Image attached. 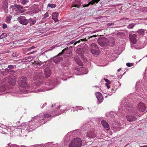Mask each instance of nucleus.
I'll return each instance as SVG.
<instances>
[{"mask_svg": "<svg viewBox=\"0 0 147 147\" xmlns=\"http://www.w3.org/2000/svg\"><path fill=\"white\" fill-rule=\"evenodd\" d=\"M140 147H147V145H144L143 146H140Z\"/></svg>", "mask_w": 147, "mask_h": 147, "instance_id": "45", "label": "nucleus"}, {"mask_svg": "<svg viewBox=\"0 0 147 147\" xmlns=\"http://www.w3.org/2000/svg\"><path fill=\"white\" fill-rule=\"evenodd\" d=\"M32 24H34L36 22V21L34 20H32Z\"/></svg>", "mask_w": 147, "mask_h": 147, "instance_id": "44", "label": "nucleus"}, {"mask_svg": "<svg viewBox=\"0 0 147 147\" xmlns=\"http://www.w3.org/2000/svg\"><path fill=\"white\" fill-rule=\"evenodd\" d=\"M44 116L45 118H48L51 117V115L48 114H44Z\"/></svg>", "mask_w": 147, "mask_h": 147, "instance_id": "28", "label": "nucleus"}, {"mask_svg": "<svg viewBox=\"0 0 147 147\" xmlns=\"http://www.w3.org/2000/svg\"><path fill=\"white\" fill-rule=\"evenodd\" d=\"M35 48V47L34 46H32L30 48L28 49V50H30L33 49H34Z\"/></svg>", "mask_w": 147, "mask_h": 147, "instance_id": "42", "label": "nucleus"}, {"mask_svg": "<svg viewBox=\"0 0 147 147\" xmlns=\"http://www.w3.org/2000/svg\"><path fill=\"white\" fill-rule=\"evenodd\" d=\"M136 24L131 23L129 24L127 26V28L128 29L133 28L134 26L136 25Z\"/></svg>", "mask_w": 147, "mask_h": 147, "instance_id": "21", "label": "nucleus"}, {"mask_svg": "<svg viewBox=\"0 0 147 147\" xmlns=\"http://www.w3.org/2000/svg\"><path fill=\"white\" fill-rule=\"evenodd\" d=\"M3 90H2L1 89V90H0V91H2Z\"/></svg>", "mask_w": 147, "mask_h": 147, "instance_id": "53", "label": "nucleus"}, {"mask_svg": "<svg viewBox=\"0 0 147 147\" xmlns=\"http://www.w3.org/2000/svg\"><path fill=\"white\" fill-rule=\"evenodd\" d=\"M126 117L127 120L130 122L135 121L136 119V118L135 117L132 115H128Z\"/></svg>", "mask_w": 147, "mask_h": 147, "instance_id": "13", "label": "nucleus"}, {"mask_svg": "<svg viewBox=\"0 0 147 147\" xmlns=\"http://www.w3.org/2000/svg\"><path fill=\"white\" fill-rule=\"evenodd\" d=\"M75 61L80 66H82L83 65L82 62L80 59L77 58H74Z\"/></svg>", "mask_w": 147, "mask_h": 147, "instance_id": "18", "label": "nucleus"}, {"mask_svg": "<svg viewBox=\"0 0 147 147\" xmlns=\"http://www.w3.org/2000/svg\"><path fill=\"white\" fill-rule=\"evenodd\" d=\"M19 85L22 87L25 88L27 86V78L26 77L21 76L18 79Z\"/></svg>", "mask_w": 147, "mask_h": 147, "instance_id": "3", "label": "nucleus"}, {"mask_svg": "<svg viewBox=\"0 0 147 147\" xmlns=\"http://www.w3.org/2000/svg\"><path fill=\"white\" fill-rule=\"evenodd\" d=\"M98 42L100 46L103 47L110 45V42L105 37H100Z\"/></svg>", "mask_w": 147, "mask_h": 147, "instance_id": "2", "label": "nucleus"}, {"mask_svg": "<svg viewBox=\"0 0 147 147\" xmlns=\"http://www.w3.org/2000/svg\"><path fill=\"white\" fill-rule=\"evenodd\" d=\"M92 38V37H88V39H89L90 38Z\"/></svg>", "mask_w": 147, "mask_h": 147, "instance_id": "54", "label": "nucleus"}, {"mask_svg": "<svg viewBox=\"0 0 147 147\" xmlns=\"http://www.w3.org/2000/svg\"><path fill=\"white\" fill-rule=\"evenodd\" d=\"M96 97L98 101L100 103L102 102L103 97L102 94L99 92H97L96 93Z\"/></svg>", "mask_w": 147, "mask_h": 147, "instance_id": "9", "label": "nucleus"}, {"mask_svg": "<svg viewBox=\"0 0 147 147\" xmlns=\"http://www.w3.org/2000/svg\"><path fill=\"white\" fill-rule=\"evenodd\" d=\"M33 52H34V51H33V52H31V53H30V54H32V53H33Z\"/></svg>", "mask_w": 147, "mask_h": 147, "instance_id": "55", "label": "nucleus"}, {"mask_svg": "<svg viewBox=\"0 0 147 147\" xmlns=\"http://www.w3.org/2000/svg\"><path fill=\"white\" fill-rule=\"evenodd\" d=\"M35 64H36L37 65H41L42 63H39L38 62H36L35 63Z\"/></svg>", "mask_w": 147, "mask_h": 147, "instance_id": "39", "label": "nucleus"}, {"mask_svg": "<svg viewBox=\"0 0 147 147\" xmlns=\"http://www.w3.org/2000/svg\"><path fill=\"white\" fill-rule=\"evenodd\" d=\"M117 5H118L117 4H114L113 5H112L111 6V7H115V6H117Z\"/></svg>", "mask_w": 147, "mask_h": 147, "instance_id": "43", "label": "nucleus"}, {"mask_svg": "<svg viewBox=\"0 0 147 147\" xmlns=\"http://www.w3.org/2000/svg\"><path fill=\"white\" fill-rule=\"evenodd\" d=\"M104 80L105 82H107L105 85L107 86L108 88H110V86H109V84H110L111 83V82L110 81H109L107 79L105 78L104 79Z\"/></svg>", "mask_w": 147, "mask_h": 147, "instance_id": "19", "label": "nucleus"}, {"mask_svg": "<svg viewBox=\"0 0 147 147\" xmlns=\"http://www.w3.org/2000/svg\"><path fill=\"white\" fill-rule=\"evenodd\" d=\"M86 135L88 137L90 138H94L96 136V134L93 130H89L87 133Z\"/></svg>", "mask_w": 147, "mask_h": 147, "instance_id": "8", "label": "nucleus"}, {"mask_svg": "<svg viewBox=\"0 0 147 147\" xmlns=\"http://www.w3.org/2000/svg\"><path fill=\"white\" fill-rule=\"evenodd\" d=\"M81 4L80 0H76L73 3L72 7H79Z\"/></svg>", "mask_w": 147, "mask_h": 147, "instance_id": "12", "label": "nucleus"}, {"mask_svg": "<svg viewBox=\"0 0 147 147\" xmlns=\"http://www.w3.org/2000/svg\"><path fill=\"white\" fill-rule=\"evenodd\" d=\"M12 17L11 16H7L6 18V21L7 23H10Z\"/></svg>", "mask_w": 147, "mask_h": 147, "instance_id": "22", "label": "nucleus"}, {"mask_svg": "<svg viewBox=\"0 0 147 147\" xmlns=\"http://www.w3.org/2000/svg\"><path fill=\"white\" fill-rule=\"evenodd\" d=\"M132 64V63H126V65L127 66L130 67L131 66H132L133 65Z\"/></svg>", "mask_w": 147, "mask_h": 147, "instance_id": "35", "label": "nucleus"}, {"mask_svg": "<svg viewBox=\"0 0 147 147\" xmlns=\"http://www.w3.org/2000/svg\"><path fill=\"white\" fill-rule=\"evenodd\" d=\"M5 37H2L1 38H0V42H4V39L5 38Z\"/></svg>", "mask_w": 147, "mask_h": 147, "instance_id": "38", "label": "nucleus"}, {"mask_svg": "<svg viewBox=\"0 0 147 147\" xmlns=\"http://www.w3.org/2000/svg\"><path fill=\"white\" fill-rule=\"evenodd\" d=\"M54 60H57V62H55L56 63L57 62H59L60 61V59L58 58V56H57L54 58Z\"/></svg>", "mask_w": 147, "mask_h": 147, "instance_id": "32", "label": "nucleus"}, {"mask_svg": "<svg viewBox=\"0 0 147 147\" xmlns=\"http://www.w3.org/2000/svg\"><path fill=\"white\" fill-rule=\"evenodd\" d=\"M16 4H14L13 5H11V6L12 9L14 10L17 8V7H16Z\"/></svg>", "mask_w": 147, "mask_h": 147, "instance_id": "30", "label": "nucleus"}, {"mask_svg": "<svg viewBox=\"0 0 147 147\" xmlns=\"http://www.w3.org/2000/svg\"><path fill=\"white\" fill-rule=\"evenodd\" d=\"M133 32H131V34H129V37H130L131 36H133V35L135 36H136V37L137 36V35H136L135 34L132 33Z\"/></svg>", "mask_w": 147, "mask_h": 147, "instance_id": "40", "label": "nucleus"}, {"mask_svg": "<svg viewBox=\"0 0 147 147\" xmlns=\"http://www.w3.org/2000/svg\"><path fill=\"white\" fill-rule=\"evenodd\" d=\"M92 53L94 55L99 54V50L97 45L95 43H92L90 46Z\"/></svg>", "mask_w": 147, "mask_h": 147, "instance_id": "4", "label": "nucleus"}, {"mask_svg": "<svg viewBox=\"0 0 147 147\" xmlns=\"http://www.w3.org/2000/svg\"><path fill=\"white\" fill-rule=\"evenodd\" d=\"M146 20H147V18H146Z\"/></svg>", "mask_w": 147, "mask_h": 147, "instance_id": "60", "label": "nucleus"}, {"mask_svg": "<svg viewBox=\"0 0 147 147\" xmlns=\"http://www.w3.org/2000/svg\"><path fill=\"white\" fill-rule=\"evenodd\" d=\"M100 0H93L90 2L87 5H84L83 6V7H88L89 6V4L93 5L95 3H97Z\"/></svg>", "mask_w": 147, "mask_h": 147, "instance_id": "16", "label": "nucleus"}, {"mask_svg": "<svg viewBox=\"0 0 147 147\" xmlns=\"http://www.w3.org/2000/svg\"><path fill=\"white\" fill-rule=\"evenodd\" d=\"M124 20V18H121V20Z\"/></svg>", "mask_w": 147, "mask_h": 147, "instance_id": "50", "label": "nucleus"}, {"mask_svg": "<svg viewBox=\"0 0 147 147\" xmlns=\"http://www.w3.org/2000/svg\"><path fill=\"white\" fill-rule=\"evenodd\" d=\"M44 73L45 76L47 78L49 77L51 74V71L49 68H46L44 70Z\"/></svg>", "mask_w": 147, "mask_h": 147, "instance_id": "10", "label": "nucleus"}, {"mask_svg": "<svg viewBox=\"0 0 147 147\" xmlns=\"http://www.w3.org/2000/svg\"><path fill=\"white\" fill-rule=\"evenodd\" d=\"M75 69H76V70H78V68H75Z\"/></svg>", "mask_w": 147, "mask_h": 147, "instance_id": "51", "label": "nucleus"}, {"mask_svg": "<svg viewBox=\"0 0 147 147\" xmlns=\"http://www.w3.org/2000/svg\"><path fill=\"white\" fill-rule=\"evenodd\" d=\"M121 68H119V69L118 70V71H121Z\"/></svg>", "mask_w": 147, "mask_h": 147, "instance_id": "46", "label": "nucleus"}, {"mask_svg": "<svg viewBox=\"0 0 147 147\" xmlns=\"http://www.w3.org/2000/svg\"><path fill=\"white\" fill-rule=\"evenodd\" d=\"M68 48H65L60 53L58 54V56L61 55L63 54L64 53V51L68 49Z\"/></svg>", "mask_w": 147, "mask_h": 147, "instance_id": "24", "label": "nucleus"}, {"mask_svg": "<svg viewBox=\"0 0 147 147\" xmlns=\"http://www.w3.org/2000/svg\"><path fill=\"white\" fill-rule=\"evenodd\" d=\"M101 123L103 127L107 130H109L110 129L108 123L105 121L102 120Z\"/></svg>", "mask_w": 147, "mask_h": 147, "instance_id": "11", "label": "nucleus"}, {"mask_svg": "<svg viewBox=\"0 0 147 147\" xmlns=\"http://www.w3.org/2000/svg\"><path fill=\"white\" fill-rule=\"evenodd\" d=\"M58 13L55 12L53 13L52 18L55 21V22H58V21L57 20V17L58 16Z\"/></svg>", "mask_w": 147, "mask_h": 147, "instance_id": "17", "label": "nucleus"}, {"mask_svg": "<svg viewBox=\"0 0 147 147\" xmlns=\"http://www.w3.org/2000/svg\"><path fill=\"white\" fill-rule=\"evenodd\" d=\"M40 72L39 73V74H38V76H40Z\"/></svg>", "mask_w": 147, "mask_h": 147, "instance_id": "49", "label": "nucleus"}, {"mask_svg": "<svg viewBox=\"0 0 147 147\" xmlns=\"http://www.w3.org/2000/svg\"><path fill=\"white\" fill-rule=\"evenodd\" d=\"M128 18H124V19L125 20H128Z\"/></svg>", "mask_w": 147, "mask_h": 147, "instance_id": "47", "label": "nucleus"}, {"mask_svg": "<svg viewBox=\"0 0 147 147\" xmlns=\"http://www.w3.org/2000/svg\"><path fill=\"white\" fill-rule=\"evenodd\" d=\"M82 144V141L80 138H75L70 142L69 147H80Z\"/></svg>", "mask_w": 147, "mask_h": 147, "instance_id": "1", "label": "nucleus"}, {"mask_svg": "<svg viewBox=\"0 0 147 147\" xmlns=\"http://www.w3.org/2000/svg\"><path fill=\"white\" fill-rule=\"evenodd\" d=\"M8 67L10 69H12L14 67L12 65H9L8 66Z\"/></svg>", "mask_w": 147, "mask_h": 147, "instance_id": "37", "label": "nucleus"}, {"mask_svg": "<svg viewBox=\"0 0 147 147\" xmlns=\"http://www.w3.org/2000/svg\"><path fill=\"white\" fill-rule=\"evenodd\" d=\"M34 79H36V78H34Z\"/></svg>", "mask_w": 147, "mask_h": 147, "instance_id": "59", "label": "nucleus"}, {"mask_svg": "<svg viewBox=\"0 0 147 147\" xmlns=\"http://www.w3.org/2000/svg\"><path fill=\"white\" fill-rule=\"evenodd\" d=\"M3 8L5 9L7 8L8 7L7 1L6 0L4 3V5H3Z\"/></svg>", "mask_w": 147, "mask_h": 147, "instance_id": "23", "label": "nucleus"}, {"mask_svg": "<svg viewBox=\"0 0 147 147\" xmlns=\"http://www.w3.org/2000/svg\"><path fill=\"white\" fill-rule=\"evenodd\" d=\"M137 108L139 111L144 112L145 110L146 107L143 103L140 102L138 104Z\"/></svg>", "mask_w": 147, "mask_h": 147, "instance_id": "6", "label": "nucleus"}, {"mask_svg": "<svg viewBox=\"0 0 147 147\" xmlns=\"http://www.w3.org/2000/svg\"><path fill=\"white\" fill-rule=\"evenodd\" d=\"M49 16V14L48 12H46L44 15V18H46L48 17Z\"/></svg>", "mask_w": 147, "mask_h": 147, "instance_id": "34", "label": "nucleus"}, {"mask_svg": "<svg viewBox=\"0 0 147 147\" xmlns=\"http://www.w3.org/2000/svg\"><path fill=\"white\" fill-rule=\"evenodd\" d=\"M7 34L6 33H3L0 36V37H6Z\"/></svg>", "mask_w": 147, "mask_h": 147, "instance_id": "36", "label": "nucleus"}, {"mask_svg": "<svg viewBox=\"0 0 147 147\" xmlns=\"http://www.w3.org/2000/svg\"><path fill=\"white\" fill-rule=\"evenodd\" d=\"M53 107V106L52 105V106H51V107Z\"/></svg>", "mask_w": 147, "mask_h": 147, "instance_id": "57", "label": "nucleus"}, {"mask_svg": "<svg viewBox=\"0 0 147 147\" xmlns=\"http://www.w3.org/2000/svg\"><path fill=\"white\" fill-rule=\"evenodd\" d=\"M87 40V39H86V38L82 39H80L79 40H78L77 41L75 42V40H73L72 41H71L70 42V44H72L74 43V45H75L77 43H79L80 42H84L85 41H86Z\"/></svg>", "mask_w": 147, "mask_h": 147, "instance_id": "14", "label": "nucleus"}, {"mask_svg": "<svg viewBox=\"0 0 147 147\" xmlns=\"http://www.w3.org/2000/svg\"><path fill=\"white\" fill-rule=\"evenodd\" d=\"M16 11L18 13H22L24 12V11L23 10H21V9H17L16 10Z\"/></svg>", "mask_w": 147, "mask_h": 147, "instance_id": "27", "label": "nucleus"}, {"mask_svg": "<svg viewBox=\"0 0 147 147\" xmlns=\"http://www.w3.org/2000/svg\"><path fill=\"white\" fill-rule=\"evenodd\" d=\"M107 26H113L114 25V22L108 23L107 24Z\"/></svg>", "mask_w": 147, "mask_h": 147, "instance_id": "29", "label": "nucleus"}, {"mask_svg": "<svg viewBox=\"0 0 147 147\" xmlns=\"http://www.w3.org/2000/svg\"><path fill=\"white\" fill-rule=\"evenodd\" d=\"M10 71H12L11 70H10Z\"/></svg>", "mask_w": 147, "mask_h": 147, "instance_id": "56", "label": "nucleus"}, {"mask_svg": "<svg viewBox=\"0 0 147 147\" xmlns=\"http://www.w3.org/2000/svg\"><path fill=\"white\" fill-rule=\"evenodd\" d=\"M8 81L10 84L14 86L16 83V78L14 76L9 77L8 78Z\"/></svg>", "mask_w": 147, "mask_h": 147, "instance_id": "7", "label": "nucleus"}, {"mask_svg": "<svg viewBox=\"0 0 147 147\" xmlns=\"http://www.w3.org/2000/svg\"><path fill=\"white\" fill-rule=\"evenodd\" d=\"M145 30L144 29H139L136 32V33L140 36H143L144 34Z\"/></svg>", "mask_w": 147, "mask_h": 147, "instance_id": "15", "label": "nucleus"}, {"mask_svg": "<svg viewBox=\"0 0 147 147\" xmlns=\"http://www.w3.org/2000/svg\"><path fill=\"white\" fill-rule=\"evenodd\" d=\"M36 73H38V72L37 71H36Z\"/></svg>", "mask_w": 147, "mask_h": 147, "instance_id": "58", "label": "nucleus"}, {"mask_svg": "<svg viewBox=\"0 0 147 147\" xmlns=\"http://www.w3.org/2000/svg\"><path fill=\"white\" fill-rule=\"evenodd\" d=\"M129 39L130 40V41L133 44L136 43L137 41V40L135 38V37H129Z\"/></svg>", "mask_w": 147, "mask_h": 147, "instance_id": "20", "label": "nucleus"}, {"mask_svg": "<svg viewBox=\"0 0 147 147\" xmlns=\"http://www.w3.org/2000/svg\"><path fill=\"white\" fill-rule=\"evenodd\" d=\"M7 27V25L6 24L3 23L2 24L3 28L4 29L6 28Z\"/></svg>", "mask_w": 147, "mask_h": 147, "instance_id": "33", "label": "nucleus"}, {"mask_svg": "<svg viewBox=\"0 0 147 147\" xmlns=\"http://www.w3.org/2000/svg\"><path fill=\"white\" fill-rule=\"evenodd\" d=\"M90 37H96V36L95 35H93V36H91Z\"/></svg>", "mask_w": 147, "mask_h": 147, "instance_id": "48", "label": "nucleus"}, {"mask_svg": "<svg viewBox=\"0 0 147 147\" xmlns=\"http://www.w3.org/2000/svg\"><path fill=\"white\" fill-rule=\"evenodd\" d=\"M28 2V1L26 0H22V1L21 2V3L23 5H25L26 3Z\"/></svg>", "mask_w": 147, "mask_h": 147, "instance_id": "26", "label": "nucleus"}, {"mask_svg": "<svg viewBox=\"0 0 147 147\" xmlns=\"http://www.w3.org/2000/svg\"><path fill=\"white\" fill-rule=\"evenodd\" d=\"M75 69H76V70H78V68H75Z\"/></svg>", "mask_w": 147, "mask_h": 147, "instance_id": "52", "label": "nucleus"}, {"mask_svg": "<svg viewBox=\"0 0 147 147\" xmlns=\"http://www.w3.org/2000/svg\"><path fill=\"white\" fill-rule=\"evenodd\" d=\"M48 6L49 7H51L52 8H55L56 7V5L55 4H50L49 3L48 4Z\"/></svg>", "mask_w": 147, "mask_h": 147, "instance_id": "25", "label": "nucleus"}, {"mask_svg": "<svg viewBox=\"0 0 147 147\" xmlns=\"http://www.w3.org/2000/svg\"><path fill=\"white\" fill-rule=\"evenodd\" d=\"M17 20L21 24L24 25H27L29 22L28 20L24 16H20L19 17Z\"/></svg>", "mask_w": 147, "mask_h": 147, "instance_id": "5", "label": "nucleus"}, {"mask_svg": "<svg viewBox=\"0 0 147 147\" xmlns=\"http://www.w3.org/2000/svg\"><path fill=\"white\" fill-rule=\"evenodd\" d=\"M16 7H17V9H21L23 8V7L20 5H17Z\"/></svg>", "mask_w": 147, "mask_h": 147, "instance_id": "31", "label": "nucleus"}, {"mask_svg": "<svg viewBox=\"0 0 147 147\" xmlns=\"http://www.w3.org/2000/svg\"><path fill=\"white\" fill-rule=\"evenodd\" d=\"M12 55L13 56L15 57H17L18 56L17 55H16L15 53H13Z\"/></svg>", "mask_w": 147, "mask_h": 147, "instance_id": "41", "label": "nucleus"}]
</instances>
